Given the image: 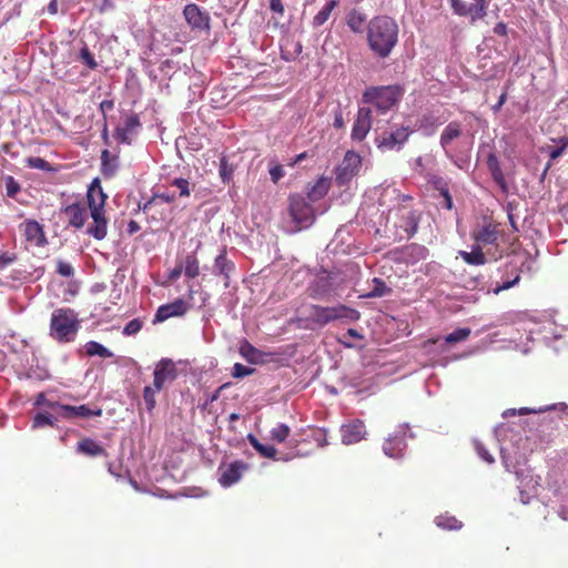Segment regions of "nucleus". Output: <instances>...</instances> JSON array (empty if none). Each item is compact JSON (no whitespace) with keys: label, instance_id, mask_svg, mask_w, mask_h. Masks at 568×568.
I'll return each mask as SVG.
<instances>
[{"label":"nucleus","instance_id":"59","mask_svg":"<svg viewBox=\"0 0 568 568\" xmlns=\"http://www.w3.org/2000/svg\"><path fill=\"white\" fill-rule=\"evenodd\" d=\"M270 8L272 11L283 14L284 13V4L282 0H270Z\"/></svg>","mask_w":568,"mask_h":568},{"label":"nucleus","instance_id":"4","mask_svg":"<svg viewBox=\"0 0 568 568\" xmlns=\"http://www.w3.org/2000/svg\"><path fill=\"white\" fill-rule=\"evenodd\" d=\"M404 94V90L398 84L369 87L363 93V102L373 104L379 112L389 111Z\"/></svg>","mask_w":568,"mask_h":568},{"label":"nucleus","instance_id":"8","mask_svg":"<svg viewBox=\"0 0 568 568\" xmlns=\"http://www.w3.org/2000/svg\"><path fill=\"white\" fill-rule=\"evenodd\" d=\"M178 378V368L175 363L170 358L160 359L153 372V384L156 388L163 389L166 384Z\"/></svg>","mask_w":568,"mask_h":568},{"label":"nucleus","instance_id":"24","mask_svg":"<svg viewBox=\"0 0 568 568\" xmlns=\"http://www.w3.org/2000/svg\"><path fill=\"white\" fill-rule=\"evenodd\" d=\"M101 165L102 174L105 178H111L119 169V156L105 149L101 152Z\"/></svg>","mask_w":568,"mask_h":568},{"label":"nucleus","instance_id":"40","mask_svg":"<svg viewBox=\"0 0 568 568\" xmlns=\"http://www.w3.org/2000/svg\"><path fill=\"white\" fill-rule=\"evenodd\" d=\"M291 434V428L286 424H277L270 432L271 439L276 443H284Z\"/></svg>","mask_w":568,"mask_h":568},{"label":"nucleus","instance_id":"62","mask_svg":"<svg viewBox=\"0 0 568 568\" xmlns=\"http://www.w3.org/2000/svg\"><path fill=\"white\" fill-rule=\"evenodd\" d=\"M100 111L103 113V115L105 116V112L106 111H110L114 108V102L112 100H103L101 103H100Z\"/></svg>","mask_w":568,"mask_h":568},{"label":"nucleus","instance_id":"11","mask_svg":"<svg viewBox=\"0 0 568 568\" xmlns=\"http://www.w3.org/2000/svg\"><path fill=\"white\" fill-rule=\"evenodd\" d=\"M409 136L408 128L400 126L392 132H384L376 139L379 149L394 150L399 149Z\"/></svg>","mask_w":568,"mask_h":568},{"label":"nucleus","instance_id":"17","mask_svg":"<svg viewBox=\"0 0 568 568\" xmlns=\"http://www.w3.org/2000/svg\"><path fill=\"white\" fill-rule=\"evenodd\" d=\"M185 20L192 28L200 30L210 28V17L206 12H203L200 7L195 3L185 6L183 10Z\"/></svg>","mask_w":568,"mask_h":568},{"label":"nucleus","instance_id":"14","mask_svg":"<svg viewBox=\"0 0 568 568\" xmlns=\"http://www.w3.org/2000/svg\"><path fill=\"white\" fill-rule=\"evenodd\" d=\"M500 235L499 224L489 221L473 232V239L479 246L495 245Z\"/></svg>","mask_w":568,"mask_h":568},{"label":"nucleus","instance_id":"2","mask_svg":"<svg viewBox=\"0 0 568 568\" xmlns=\"http://www.w3.org/2000/svg\"><path fill=\"white\" fill-rule=\"evenodd\" d=\"M399 27L388 16H377L367 23V43L369 49L381 59L390 55L398 42Z\"/></svg>","mask_w":568,"mask_h":568},{"label":"nucleus","instance_id":"55","mask_svg":"<svg viewBox=\"0 0 568 568\" xmlns=\"http://www.w3.org/2000/svg\"><path fill=\"white\" fill-rule=\"evenodd\" d=\"M57 273L63 277H71L74 274V270L70 263L58 261Z\"/></svg>","mask_w":568,"mask_h":568},{"label":"nucleus","instance_id":"49","mask_svg":"<svg viewBox=\"0 0 568 568\" xmlns=\"http://www.w3.org/2000/svg\"><path fill=\"white\" fill-rule=\"evenodd\" d=\"M80 60L91 70L98 68V63L87 45H84L80 51Z\"/></svg>","mask_w":568,"mask_h":568},{"label":"nucleus","instance_id":"64","mask_svg":"<svg viewBox=\"0 0 568 568\" xmlns=\"http://www.w3.org/2000/svg\"><path fill=\"white\" fill-rule=\"evenodd\" d=\"M506 99H507V93L506 92H503L497 101V103L495 105H493V111L496 113L498 112L501 106L505 104L506 102Z\"/></svg>","mask_w":568,"mask_h":568},{"label":"nucleus","instance_id":"28","mask_svg":"<svg viewBox=\"0 0 568 568\" xmlns=\"http://www.w3.org/2000/svg\"><path fill=\"white\" fill-rule=\"evenodd\" d=\"M468 18L471 24L476 23L478 20H483L488 12V1L487 0H474V3L468 4Z\"/></svg>","mask_w":568,"mask_h":568},{"label":"nucleus","instance_id":"16","mask_svg":"<svg viewBox=\"0 0 568 568\" xmlns=\"http://www.w3.org/2000/svg\"><path fill=\"white\" fill-rule=\"evenodd\" d=\"M141 122L138 114L129 115L123 125H118L114 131V138L119 143L131 144L132 138L138 133Z\"/></svg>","mask_w":568,"mask_h":568},{"label":"nucleus","instance_id":"41","mask_svg":"<svg viewBox=\"0 0 568 568\" xmlns=\"http://www.w3.org/2000/svg\"><path fill=\"white\" fill-rule=\"evenodd\" d=\"M312 298H324L329 294V287L326 281L320 280L310 287Z\"/></svg>","mask_w":568,"mask_h":568},{"label":"nucleus","instance_id":"60","mask_svg":"<svg viewBox=\"0 0 568 568\" xmlns=\"http://www.w3.org/2000/svg\"><path fill=\"white\" fill-rule=\"evenodd\" d=\"M507 32H508V29H507L506 23H504V22H498V23L494 27V33H496L497 36L506 37V36H507Z\"/></svg>","mask_w":568,"mask_h":568},{"label":"nucleus","instance_id":"20","mask_svg":"<svg viewBox=\"0 0 568 568\" xmlns=\"http://www.w3.org/2000/svg\"><path fill=\"white\" fill-rule=\"evenodd\" d=\"M246 468L247 466L243 462L235 460L231 463L226 468L222 469L219 478L220 484L223 487L232 486L241 479Z\"/></svg>","mask_w":568,"mask_h":568},{"label":"nucleus","instance_id":"56","mask_svg":"<svg viewBox=\"0 0 568 568\" xmlns=\"http://www.w3.org/2000/svg\"><path fill=\"white\" fill-rule=\"evenodd\" d=\"M254 372L253 368L251 367H247L243 364H240V363H236L234 366H233V377L235 378H242V377H245V376H248L251 375L252 373Z\"/></svg>","mask_w":568,"mask_h":568},{"label":"nucleus","instance_id":"32","mask_svg":"<svg viewBox=\"0 0 568 568\" xmlns=\"http://www.w3.org/2000/svg\"><path fill=\"white\" fill-rule=\"evenodd\" d=\"M336 0H329L326 4L314 16L312 26L318 28L323 26L329 18L332 11L337 7Z\"/></svg>","mask_w":568,"mask_h":568},{"label":"nucleus","instance_id":"52","mask_svg":"<svg viewBox=\"0 0 568 568\" xmlns=\"http://www.w3.org/2000/svg\"><path fill=\"white\" fill-rule=\"evenodd\" d=\"M143 327V322L140 318L131 320L123 328V334L126 336L139 333Z\"/></svg>","mask_w":568,"mask_h":568},{"label":"nucleus","instance_id":"34","mask_svg":"<svg viewBox=\"0 0 568 568\" xmlns=\"http://www.w3.org/2000/svg\"><path fill=\"white\" fill-rule=\"evenodd\" d=\"M372 283L373 288L371 292L365 294V297L367 298L383 297L392 292V288L388 287L386 283L379 277H374Z\"/></svg>","mask_w":568,"mask_h":568},{"label":"nucleus","instance_id":"13","mask_svg":"<svg viewBox=\"0 0 568 568\" xmlns=\"http://www.w3.org/2000/svg\"><path fill=\"white\" fill-rule=\"evenodd\" d=\"M48 407L52 408V409L59 408L60 415L67 419H70L73 417L88 418V417H94V416L102 415L101 408L91 409L87 405L72 406V405H63V404H59V403H48Z\"/></svg>","mask_w":568,"mask_h":568},{"label":"nucleus","instance_id":"42","mask_svg":"<svg viewBox=\"0 0 568 568\" xmlns=\"http://www.w3.org/2000/svg\"><path fill=\"white\" fill-rule=\"evenodd\" d=\"M176 199V195L174 193L163 192V193H155L150 200H148L143 206L142 210L146 211L150 210L151 206L158 201L161 200L165 203H173Z\"/></svg>","mask_w":568,"mask_h":568},{"label":"nucleus","instance_id":"53","mask_svg":"<svg viewBox=\"0 0 568 568\" xmlns=\"http://www.w3.org/2000/svg\"><path fill=\"white\" fill-rule=\"evenodd\" d=\"M54 422L50 415L38 413L33 418V428L43 427V426H53Z\"/></svg>","mask_w":568,"mask_h":568},{"label":"nucleus","instance_id":"19","mask_svg":"<svg viewBox=\"0 0 568 568\" xmlns=\"http://www.w3.org/2000/svg\"><path fill=\"white\" fill-rule=\"evenodd\" d=\"M234 263L227 258L226 248H222L220 254L214 260L213 273L221 276L224 281V286L229 287L231 274L234 272Z\"/></svg>","mask_w":568,"mask_h":568},{"label":"nucleus","instance_id":"61","mask_svg":"<svg viewBox=\"0 0 568 568\" xmlns=\"http://www.w3.org/2000/svg\"><path fill=\"white\" fill-rule=\"evenodd\" d=\"M182 272H184V267H183V264H180V265H176L171 272H170V280L174 281V280H178Z\"/></svg>","mask_w":568,"mask_h":568},{"label":"nucleus","instance_id":"26","mask_svg":"<svg viewBox=\"0 0 568 568\" xmlns=\"http://www.w3.org/2000/svg\"><path fill=\"white\" fill-rule=\"evenodd\" d=\"M551 141L556 145L547 144L540 149L541 152H545L549 155L550 160L554 161L561 156L565 150L568 148V135H561L557 139H551Z\"/></svg>","mask_w":568,"mask_h":568},{"label":"nucleus","instance_id":"33","mask_svg":"<svg viewBox=\"0 0 568 568\" xmlns=\"http://www.w3.org/2000/svg\"><path fill=\"white\" fill-rule=\"evenodd\" d=\"M433 183L435 190L439 192L444 200L443 206L447 210H452L454 207V203L447 183L442 178H436Z\"/></svg>","mask_w":568,"mask_h":568},{"label":"nucleus","instance_id":"3","mask_svg":"<svg viewBox=\"0 0 568 568\" xmlns=\"http://www.w3.org/2000/svg\"><path fill=\"white\" fill-rule=\"evenodd\" d=\"M80 328L77 313L71 308L54 310L50 320V335L60 343L74 339Z\"/></svg>","mask_w":568,"mask_h":568},{"label":"nucleus","instance_id":"18","mask_svg":"<svg viewBox=\"0 0 568 568\" xmlns=\"http://www.w3.org/2000/svg\"><path fill=\"white\" fill-rule=\"evenodd\" d=\"M342 442L345 445H352L361 442L366 436V427L362 420H354L343 425L341 428Z\"/></svg>","mask_w":568,"mask_h":568},{"label":"nucleus","instance_id":"21","mask_svg":"<svg viewBox=\"0 0 568 568\" xmlns=\"http://www.w3.org/2000/svg\"><path fill=\"white\" fill-rule=\"evenodd\" d=\"M487 168L490 172V175L494 182L504 191H507V183L501 170L499 160L494 152H490L487 156Z\"/></svg>","mask_w":568,"mask_h":568},{"label":"nucleus","instance_id":"22","mask_svg":"<svg viewBox=\"0 0 568 568\" xmlns=\"http://www.w3.org/2000/svg\"><path fill=\"white\" fill-rule=\"evenodd\" d=\"M406 449V442L404 436H394L386 439L383 444L385 455L390 458H400L404 456Z\"/></svg>","mask_w":568,"mask_h":568},{"label":"nucleus","instance_id":"58","mask_svg":"<svg viewBox=\"0 0 568 568\" xmlns=\"http://www.w3.org/2000/svg\"><path fill=\"white\" fill-rule=\"evenodd\" d=\"M271 180L277 183L284 175V170L281 165H275L270 170Z\"/></svg>","mask_w":568,"mask_h":568},{"label":"nucleus","instance_id":"47","mask_svg":"<svg viewBox=\"0 0 568 568\" xmlns=\"http://www.w3.org/2000/svg\"><path fill=\"white\" fill-rule=\"evenodd\" d=\"M454 14L468 18V4L464 0H448Z\"/></svg>","mask_w":568,"mask_h":568},{"label":"nucleus","instance_id":"5","mask_svg":"<svg viewBox=\"0 0 568 568\" xmlns=\"http://www.w3.org/2000/svg\"><path fill=\"white\" fill-rule=\"evenodd\" d=\"M310 318L315 324L325 326L337 320L357 322L361 318V313L345 304H337L335 306L311 305Z\"/></svg>","mask_w":568,"mask_h":568},{"label":"nucleus","instance_id":"27","mask_svg":"<svg viewBox=\"0 0 568 568\" xmlns=\"http://www.w3.org/2000/svg\"><path fill=\"white\" fill-rule=\"evenodd\" d=\"M331 187V179L326 176H321L315 184L310 189L307 193V197L312 202H316L323 199Z\"/></svg>","mask_w":568,"mask_h":568},{"label":"nucleus","instance_id":"15","mask_svg":"<svg viewBox=\"0 0 568 568\" xmlns=\"http://www.w3.org/2000/svg\"><path fill=\"white\" fill-rule=\"evenodd\" d=\"M372 128V110L369 108H359L357 118L354 122L351 136L354 141H363Z\"/></svg>","mask_w":568,"mask_h":568},{"label":"nucleus","instance_id":"30","mask_svg":"<svg viewBox=\"0 0 568 568\" xmlns=\"http://www.w3.org/2000/svg\"><path fill=\"white\" fill-rule=\"evenodd\" d=\"M459 255L469 265H484L487 262L481 246L476 245L471 252L460 251Z\"/></svg>","mask_w":568,"mask_h":568},{"label":"nucleus","instance_id":"35","mask_svg":"<svg viewBox=\"0 0 568 568\" xmlns=\"http://www.w3.org/2000/svg\"><path fill=\"white\" fill-rule=\"evenodd\" d=\"M85 352L89 356L97 355L102 358H111L113 356V353L110 349L95 341H90L85 344Z\"/></svg>","mask_w":568,"mask_h":568},{"label":"nucleus","instance_id":"48","mask_svg":"<svg viewBox=\"0 0 568 568\" xmlns=\"http://www.w3.org/2000/svg\"><path fill=\"white\" fill-rule=\"evenodd\" d=\"M171 185L175 186L179 190V196H181V197L190 196V194H191L190 182L186 179H183V178L174 179L171 182Z\"/></svg>","mask_w":568,"mask_h":568},{"label":"nucleus","instance_id":"43","mask_svg":"<svg viewBox=\"0 0 568 568\" xmlns=\"http://www.w3.org/2000/svg\"><path fill=\"white\" fill-rule=\"evenodd\" d=\"M241 355L251 363H256L261 352L251 345L248 342H244L240 348Z\"/></svg>","mask_w":568,"mask_h":568},{"label":"nucleus","instance_id":"25","mask_svg":"<svg viewBox=\"0 0 568 568\" xmlns=\"http://www.w3.org/2000/svg\"><path fill=\"white\" fill-rule=\"evenodd\" d=\"M462 135V124L457 121H453L448 123L440 135V145L446 151L448 155L447 148L452 143L453 140L459 138Z\"/></svg>","mask_w":568,"mask_h":568},{"label":"nucleus","instance_id":"38","mask_svg":"<svg viewBox=\"0 0 568 568\" xmlns=\"http://www.w3.org/2000/svg\"><path fill=\"white\" fill-rule=\"evenodd\" d=\"M162 389L156 388V386L153 384L152 386H145L143 389V399L146 406V409L149 412H152L155 408L156 405V394L160 393Z\"/></svg>","mask_w":568,"mask_h":568},{"label":"nucleus","instance_id":"45","mask_svg":"<svg viewBox=\"0 0 568 568\" xmlns=\"http://www.w3.org/2000/svg\"><path fill=\"white\" fill-rule=\"evenodd\" d=\"M26 162H27V166L31 168V169H38V170H42V171H47V172H50L53 170L51 164L47 160L39 158V156L28 158Z\"/></svg>","mask_w":568,"mask_h":568},{"label":"nucleus","instance_id":"46","mask_svg":"<svg viewBox=\"0 0 568 568\" xmlns=\"http://www.w3.org/2000/svg\"><path fill=\"white\" fill-rule=\"evenodd\" d=\"M6 186V194L9 197H14L21 190L20 183L11 175H7L3 179Z\"/></svg>","mask_w":568,"mask_h":568},{"label":"nucleus","instance_id":"51","mask_svg":"<svg viewBox=\"0 0 568 568\" xmlns=\"http://www.w3.org/2000/svg\"><path fill=\"white\" fill-rule=\"evenodd\" d=\"M474 447H475V450L476 453L478 454V456L485 460L486 463L488 464H493L494 463V457L491 454H489V452L487 450V448L485 447V445L478 440V439H475L474 440Z\"/></svg>","mask_w":568,"mask_h":568},{"label":"nucleus","instance_id":"1","mask_svg":"<svg viewBox=\"0 0 568 568\" xmlns=\"http://www.w3.org/2000/svg\"><path fill=\"white\" fill-rule=\"evenodd\" d=\"M106 194L103 192L100 182L95 179L89 186L87 203L77 202L67 205L62 210L68 224L74 229H82L88 220L89 213L92 223L87 229V234L98 241H102L108 234V220L105 217Z\"/></svg>","mask_w":568,"mask_h":568},{"label":"nucleus","instance_id":"39","mask_svg":"<svg viewBox=\"0 0 568 568\" xmlns=\"http://www.w3.org/2000/svg\"><path fill=\"white\" fill-rule=\"evenodd\" d=\"M234 173V168L229 163V160L225 155H222L220 159L219 174L223 183H230Z\"/></svg>","mask_w":568,"mask_h":568},{"label":"nucleus","instance_id":"7","mask_svg":"<svg viewBox=\"0 0 568 568\" xmlns=\"http://www.w3.org/2000/svg\"><path fill=\"white\" fill-rule=\"evenodd\" d=\"M362 156L353 150L345 153L342 162L335 170V182L338 186L347 185L358 173L362 168Z\"/></svg>","mask_w":568,"mask_h":568},{"label":"nucleus","instance_id":"44","mask_svg":"<svg viewBox=\"0 0 568 568\" xmlns=\"http://www.w3.org/2000/svg\"><path fill=\"white\" fill-rule=\"evenodd\" d=\"M469 335H470V328H468V327L457 328L453 333L448 334L445 337V341L448 344H455V343L467 339L469 337Z\"/></svg>","mask_w":568,"mask_h":568},{"label":"nucleus","instance_id":"57","mask_svg":"<svg viewBox=\"0 0 568 568\" xmlns=\"http://www.w3.org/2000/svg\"><path fill=\"white\" fill-rule=\"evenodd\" d=\"M17 261V255L9 252L0 253V271L7 268Z\"/></svg>","mask_w":568,"mask_h":568},{"label":"nucleus","instance_id":"31","mask_svg":"<svg viewBox=\"0 0 568 568\" xmlns=\"http://www.w3.org/2000/svg\"><path fill=\"white\" fill-rule=\"evenodd\" d=\"M247 439L253 448L263 457L270 459H276L277 449L272 445L262 444L254 435H248Z\"/></svg>","mask_w":568,"mask_h":568},{"label":"nucleus","instance_id":"12","mask_svg":"<svg viewBox=\"0 0 568 568\" xmlns=\"http://www.w3.org/2000/svg\"><path fill=\"white\" fill-rule=\"evenodd\" d=\"M19 229L26 241L36 246H44L48 243L43 225L38 221L30 219L26 220L19 225Z\"/></svg>","mask_w":568,"mask_h":568},{"label":"nucleus","instance_id":"23","mask_svg":"<svg viewBox=\"0 0 568 568\" xmlns=\"http://www.w3.org/2000/svg\"><path fill=\"white\" fill-rule=\"evenodd\" d=\"M77 452L90 457L108 456L106 450L91 438H83L78 443Z\"/></svg>","mask_w":568,"mask_h":568},{"label":"nucleus","instance_id":"9","mask_svg":"<svg viewBox=\"0 0 568 568\" xmlns=\"http://www.w3.org/2000/svg\"><path fill=\"white\" fill-rule=\"evenodd\" d=\"M396 216L398 222H396L395 225L402 230V233H398V235L400 237H412L417 232L419 223V217L416 212L403 206L396 211Z\"/></svg>","mask_w":568,"mask_h":568},{"label":"nucleus","instance_id":"10","mask_svg":"<svg viewBox=\"0 0 568 568\" xmlns=\"http://www.w3.org/2000/svg\"><path fill=\"white\" fill-rule=\"evenodd\" d=\"M190 306L189 304L182 300L176 298L175 301L161 305L154 315V318L152 321L153 324L162 323L171 317H179L183 316L187 311Z\"/></svg>","mask_w":568,"mask_h":568},{"label":"nucleus","instance_id":"37","mask_svg":"<svg viewBox=\"0 0 568 568\" xmlns=\"http://www.w3.org/2000/svg\"><path fill=\"white\" fill-rule=\"evenodd\" d=\"M184 274L190 278H195L200 274V265L195 255L189 254L183 263Z\"/></svg>","mask_w":568,"mask_h":568},{"label":"nucleus","instance_id":"29","mask_svg":"<svg viewBox=\"0 0 568 568\" xmlns=\"http://www.w3.org/2000/svg\"><path fill=\"white\" fill-rule=\"evenodd\" d=\"M367 17L364 12L357 9H353L347 14L346 23L347 27L355 33H361L366 24Z\"/></svg>","mask_w":568,"mask_h":568},{"label":"nucleus","instance_id":"63","mask_svg":"<svg viewBox=\"0 0 568 568\" xmlns=\"http://www.w3.org/2000/svg\"><path fill=\"white\" fill-rule=\"evenodd\" d=\"M541 426L552 432L557 428V423L552 418H542Z\"/></svg>","mask_w":568,"mask_h":568},{"label":"nucleus","instance_id":"50","mask_svg":"<svg viewBox=\"0 0 568 568\" xmlns=\"http://www.w3.org/2000/svg\"><path fill=\"white\" fill-rule=\"evenodd\" d=\"M555 406H550V407H547V408H528V407H523L518 410H516L515 408H511V409H507L503 416L504 417H508V416H515L516 414L518 415H528V414H534V413H541V412H545L547 409H552Z\"/></svg>","mask_w":568,"mask_h":568},{"label":"nucleus","instance_id":"6","mask_svg":"<svg viewBox=\"0 0 568 568\" xmlns=\"http://www.w3.org/2000/svg\"><path fill=\"white\" fill-rule=\"evenodd\" d=\"M288 213L297 230L306 229L315 221V211L312 204L301 194L290 195Z\"/></svg>","mask_w":568,"mask_h":568},{"label":"nucleus","instance_id":"54","mask_svg":"<svg viewBox=\"0 0 568 568\" xmlns=\"http://www.w3.org/2000/svg\"><path fill=\"white\" fill-rule=\"evenodd\" d=\"M519 281H520V274H519V272H516L515 276L511 280H506L505 282H503V284L497 285L493 291L495 294H499L500 292L515 286L516 284L519 283Z\"/></svg>","mask_w":568,"mask_h":568},{"label":"nucleus","instance_id":"36","mask_svg":"<svg viewBox=\"0 0 568 568\" xmlns=\"http://www.w3.org/2000/svg\"><path fill=\"white\" fill-rule=\"evenodd\" d=\"M435 521L438 527L447 530H457L463 527L462 521L454 516L440 515L436 517Z\"/></svg>","mask_w":568,"mask_h":568}]
</instances>
